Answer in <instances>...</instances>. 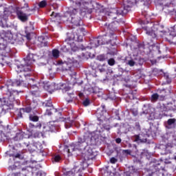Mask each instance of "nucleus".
<instances>
[{"label":"nucleus","instance_id":"1","mask_svg":"<svg viewBox=\"0 0 176 176\" xmlns=\"http://www.w3.org/2000/svg\"><path fill=\"white\" fill-rule=\"evenodd\" d=\"M117 24H118V21H113L109 25L108 23H105L104 25L108 32L104 36H100L98 38L94 39V41L91 42L92 47H98L100 45H108L111 41H113V39H115L113 32L116 31Z\"/></svg>","mask_w":176,"mask_h":176},{"label":"nucleus","instance_id":"2","mask_svg":"<svg viewBox=\"0 0 176 176\" xmlns=\"http://www.w3.org/2000/svg\"><path fill=\"white\" fill-rule=\"evenodd\" d=\"M123 1V9L122 8H116L113 10V12L109 14L110 19H116V16L112 17L115 13L117 15L119 14H127L130 9L134 6V5L137 4V0H122Z\"/></svg>","mask_w":176,"mask_h":176},{"label":"nucleus","instance_id":"3","mask_svg":"<svg viewBox=\"0 0 176 176\" xmlns=\"http://www.w3.org/2000/svg\"><path fill=\"white\" fill-rule=\"evenodd\" d=\"M70 2H73V3H76V8L72 7L69 8L68 13L70 14L71 21L72 24H74L76 27H79V25H82V20H80V19L75 18V16L78 14V10H80L82 0H70Z\"/></svg>","mask_w":176,"mask_h":176},{"label":"nucleus","instance_id":"4","mask_svg":"<svg viewBox=\"0 0 176 176\" xmlns=\"http://www.w3.org/2000/svg\"><path fill=\"white\" fill-rule=\"evenodd\" d=\"M35 62V56L34 54H29L26 59L25 60V65H17L15 67L16 72L19 74V72H31L32 69L31 68V65L34 64Z\"/></svg>","mask_w":176,"mask_h":176},{"label":"nucleus","instance_id":"5","mask_svg":"<svg viewBox=\"0 0 176 176\" xmlns=\"http://www.w3.org/2000/svg\"><path fill=\"white\" fill-rule=\"evenodd\" d=\"M68 41H69V43H67V45L65 46V50H64V52H68L69 49H71L72 52H76V50H78V47H76L75 43L71 41H77L78 42H82V41H83V36H79L78 34L75 36V34H72L70 38L66 40V42H68Z\"/></svg>","mask_w":176,"mask_h":176},{"label":"nucleus","instance_id":"6","mask_svg":"<svg viewBox=\"0 0 176 176\" xmlns=\"http://www.w3.org/2000/svg\"><path fill=\"white\" fill-rule=\"evenodd\" d=\"M0 37L1 38V40H0V50H6V49H8L6 43L13 39V34L10 31L3 30L0 33Z\"/></svg>","mask_w":176,"mask_h":176},{"label":"nucleus","instance_id":"7","mask_svg":"<svg viewBox=\"0 0 176 176\" xmlns=\"http://www.w3.org/2000/svg\"><path fill=\"white\" fill-rule=\"evenodd\" d=\"M23 83V80H16L14 82H9L5 87H2L1 89H6L7 91V96L8 97H12V95L14 93V91H12V87L13 86H21Z\"/></svg>","mask_w":176,"mask_h":176},{"label":"nucleus","instance_id":"8","mask_svg":"<svg viewBox=\"0 0 176 176\" xmlns=\"http://www.w3.org/2000/svg\"><path fill=\"white\" fill-rule=\"evenodd\" d=\"M85 170L83 165L82 164L79 165H75L74 168L71 171L66 173L67 176H82V171Z\"/></svg>","mask_w":176,"mask_h":176},{"label":"nucleus","instance_id":"9","mask_svg":"<svg viewBox=\"0 0 176 176\" xmlns=\"http://www.w3.org/2000/svg\"><path fill=\"white\" fill-rule=\"evenodd\" d=\"M43 148V146H42L41 142H35L33 144H30L29 146L28 150L30 152H35V151H38L39 152H42V149Z\"/></svg>","mask_w":176,"mask_h":176},{"label":"nucleus","instance_id":"10","mask_svg":"<svg viewBox=\"0 0 176 176\" xmlns=\"http://www.w3.org/2000/svg\"><path fill=\"white\" fill-rule=\"evenodd\" d=\"M159 27H160L159 25H155L152 28V30H151V29H149V26H146L145 28L146 34H147V35H150V36H152V38H156L157 33H156V30H153V28H156L157 31V28H159Z\"/></svg>","mask_w":176,"mask_h":176},{"label":"nucleus","instance_id":"11","mask_svg":"<svg viewBox=\"0 0 176 176\" xmlns=\"http://www.w3.org/2000/svg\"><path fill=\"white\" fill-rule=\"evenodd\" d=\"M97 155H98V153L97 152L96 148H87L86 156L88 157L89 160L95 159Z\"/></svg>","mask_w":176,"mask_h":176},{"label":"nucleus","instance_id":"12","mask_svg":"<svg viewBox=\"0 0 176 176\" xmlns=\"http://www.w3.org/2000/svg\"><path fill=\"white\" fill-rule=\"evenodd\" d=\"M155 108L148 106L147 111L145 112L144 113H148L149 117H148V120H153V119H157V116H156V113H155Z\"/></svg>","mask_w":176,"mask_h":176},{"label":"nucleus","instance_id":"13","mask_svg":"<svg viewBox=\"0 0 176 176\" xmlns=\"http://www.w3.org/2000/svg\"><path fill=\"white\" fill-rule=\"evenodd\" d=\"M32 82H34V79L30 80V82L28 83V87H30L31 89V94L32 96H36V94H38V91L39 90V88L36 85H32Z\"/></svg>","mask_w":176,"mask_h":176},{"label":"nucleus","instance_id":"14","mask_svg":"<svg viewBox=\"0 0 176 176\" xmlns=\"http://www.w3.org/2000/svg\"><path fill=\"white\" fill-rule=\"evenodd\" d=\"M63 64H66V65L68 66V68H72V67H78V65H79V63H78V60L74 59V58H68L67 60Z\"/></svg>","mask_w":176,"mask_h":176},{"label":"nucleus","instance_id":"15","mask_svg":"<svg viewBox=\"0 0 176 176\" xmlns=\"http://www.w3.org/2000/svg\"><path fill=\"white\" fill-rule=\"evenodd\" d=\"M133 141L134 142H137L138 144H140L141 142H146V137L144 138V135H134L132 137Z\"/></svg>","mask_w":176,"mask_h":176},{"label":"nucleus","instance_id":"16","mask_svg":"<svg viewBox=\"0 0 176 176\" xmlns=\"http://www.w3.org/2000/svg\"><path fill=\"white\" fill-rule=\"evenodd\" d=\"M44 89L47 90L49 93L52 94L54 90H56V83H47L44 85Z\"/></svg>","mask_w":176,"mask_h":176},{"label":"nucleus","instance_id":"17","mask_svg":"<svg viewBox=\"0 0 176 176\" xmlns=\"http://www.w3.org/2000/svg\"><path fill=\"white\" fill-rule=\"evenodd\" d=\"M32 111V108L31 107H27L25 108L20 109L18 111V118H23V113H30Z\"/></svg>","mask_w":176,"mask_h":176},{"label":"nucleus","instance_id":"18","mask_svg":"<svg viewBox=\"0 0 176 176\" xmlns=\"http://www.w3.org/2000/svg\"><path fill=\"white\" fill-rule=\"evenodd\" d=\"M16 14L21 21H27V20H28V16H27V14L23 12V11L20 10H17Z\"/></svg>","mask_w":176,"mask_h":176},{"label":"nucleus","instance_id":"19","mask_svg":"<svg viewBox=\"0 0 176 176\" xmlns=\"http://www.w3.org/2000/svg\"><path fill=\"white\" fill-rule=\"evenodd\" d=\"M54 123H56V122L51 121L47 124L46 127L49 129V131L55 132L58 131V126H56Z\"/></svg>","mask_w":176,"mask_h":176},{"label":"nucleus","instance_id":"20","mask_svg":"<svg viewBox=\"0 0 176 176\" xmlns=\"http://www.w3.org/2000/svg\"><path fill=\"white\" fill-rule=\"evenodd\" d=\"M25 133L24 132H19L16 134V136L14 138V141H21L24 138Z\"/></svg>","mask_w":176,"mask_h":176},{"label":"nucleus","instance_id":"21","mask_svg":"<svg viewBox=\"0 0 176 176\" xmlns=\"http://www.w3.org/2000/svg\"><path fill=\"white\" fill-rule=\"evenodd\" d=\"M104 114H107V111L103 110L102 111V114H100V111H98L96 112V116L98 118V120H99L100 122H102V120H104V119H105V116H104Z\"/></svg>","mask_w":176,"mask_h":176},{"label":"nucleus","instance_id":"22","mask_svg":"<svg viewBox=\"0 0 176 176\" xmlns=\"http://www.w3.org/2000/svg\"><path fill=\"white\" fill-rule=\"evenodd\" d=\"M85 138H78L77 146H80V149H85V146H83V144H85Z\"/></svg>","mask_w":176,"mask_h":176},{"label":"nucleus","instance_id":"23","mask_svg":"<svg viewBox=\"0 0 176 176\" xmlns=\"http://www.w3.org/2000/svg\"><path fill=\"white\" fill-rule=\"evenodd\" d=\"M44 39L45 38H43V36L38 37V42H41L40 46L41 47H43V46H47V43L45 41H44Z\"/></svg>","mask_w":176,"mask_h":176},{"label":"nucleus","instance_id":"24","mask_svg":"<svg viewBox=\"0 0 176 176\" xmlns=\"http://www.w3.org/2000/svg\"><path fill=\"white\" fill-rule=\"evenodd\" d=\"M52 57H54V58H58V57H60V51H58V50H52Z\"/></svg>","mask_w":176,"mask_h":176},{"label":"nucleus","instance_id":"25","mask_svg":"<svg viewBox=\"0 0 176 176\" xmlns=\"http://www.w3.org/2000/svg\"><path fill=\"white\" fill-rule=\"evenodd\" d=\"M175 119L171 118L168 120V128L170 129V126H174L175 123Z\"/></svg>","mask_w":176,"mask_h":176},{"label":"nucleus","instance_id":"26","mask_svg":"<svg viewBox=\"0 0 176 176\" xmlns=\"http://www.w3.org/2000/svg\"><path fill=\"white\" fill-rule=\"evenodd\" d=\"M30 119L32 122H38V120H39V118H38V116L32 115L30 116Z\"/></svg>","mask_w":176,"mask_h":176},{"label":"nucleus","instance_id":"27","mask_svg":"<svg viewBox=\"0 0 176 176\" xmlns=\"http://www.w3.org/2000/svg\"><path fill=\"white\" fill-rule=\"evenodd\" d=\"M71 149H74L72 146H69V148H65V152L67 153V156H71Z\"/></svg>","mask_w":176,"mask_h":176},{"label":"nucleus","instance_id":"28","mask_svg":"<svg viewBox=\"0 0 176 176\" xmlns=\"http://www.w3.org/2000/svg\"><path fill=\"white\" fill-rule=\"evenodd\" d=\"M82 105H84V107H89V105H90V100L89 98H86L82 102Z\"/></svg>","mask_w":176,"mask_h":176},{"label":"nucleus","instance_id":"29","mask_svg":"<svg viewBox=\"0 0 176 176\" xmlns=\"http://www.w3.org/2000/svg\"><path fill=\"white\" fill-rule=\"evenodd\" d=\"M159 98V95L157 94H154L151 96V101L155 102Z\"/></svg>","mask_w":176,"mask_h":176},{"label":"nucleus","instance_id":"30","mask_svg":"<svg viewBox=\"0 0 176 176\" xmlns=\"http://www.w3.org/2000/svg\"><path fill=\"white\" fill-rule=\"evenodd\" d=\"M29 127L30 128V129H36V128H39V129H41V127H42V125L41 124H39L38 125H34L32 123H30L29 124Z\"/></svg>","mask_w":176,"mask_h":176},{"label":"nucleus","instance_id":"31","mask_svg":"<svg viewBox=\"0 0 176 176\" xmlns=\"http://www.w3.org/2000/svg\"><path fill=\"white\" fill-rule=\"evenodd\" d=\"M46 5H47V3L46 2V1H42L38 3L39 8H45Z\"/></svg>","mask_w":176,"mask_h":176},{"label":"nucleus","instance_id":"32","mask_svg":"<svg viewBox=\"0 0 176 176\" xmlns=\"http://www.w3.org/2000/svg\"><path fill=\"white\" fill-rule=\"evenodd\" d=\"M108 64L109 65H115V59L114 58H110L108 60Z\"/></svg>","mask_w":176,"mask_h":176},{"label":"nucleus","instance_id":"33","mask_svg":"<svg viewBox=\"0 0 176 176\" xmlns=\"http://www.w3.org/2000/svg\"><path fill=\"white\" fill-rule=\"evenodd\" d=\"M164 78H165V79H166L167 83H171V79H170V78L168 77V74H164Z\"/></svg>","mask_w":176,"mask_h":176},{"label":"nucleus","instance_id":"34","mask_svg":"<svg viewBox=\"0 0 176 176\" xmlns=\"http://www.w3.org/2000/svg\"><path fill=\"white\" fill-rule=\"evenodd\" d=\"M98 60L99 61H105V56L104 55H100L98 56Z\"/></svg>","mask_w":176,"mask_h":176},{"label":"nucleus","instance_id":"35","mask_svg":"<svg viewBox=\"0 0 176 176\" xmlns=\"http://www.w3.org/2000/svg\"><path fill=\"white\" fill-rule=\"evenodd\" d=\"M135 64V62H134V60H131L128 61V65H130V67H134Z\"/></svg>","mask_w":176,"mask_h":176},{"label":"nucleus","instance_id":"36","mask_svg":"<svg viewBox=\"0 0 176 176\" xmlns=\"http://www.w3.org/2000/svg\"><path fill=\"white\" fill-rule=\"evenodd\" d=\"M54 159V162H60L61 160V157H60V155H55Z\"/></svg>","mask_w":176,"mask_h":176},{"label":"nucleus","instance_id":"37","mask_svg":"<svg viewBox=\"0 0 176 176\" xmlns=\"http://www.w3.org/2000/svg\"><path fill=\"white\" fill-rule=\"evenodd\" d=\"M116 162H118V160L115 157H111L110 159V162L112 163V164H115V163H116Z\"/></svg>","mask_w":176,"mask_h":176},{"label":"nucleus","instance_id":"38","mask_svg":"<svg viewBox=\"0 0 176 176\" xmlns=\"http://www.w3.org/2000/svg\"><path fill=\"white\" fill-rule=\"evenodd\" d=\"M25 32H26V38L27 39H28V41H30L31 39V33L27 32V30H25Z\"/></svg>","mask_w":176,"mask_h":176},{"label":"nucleus","instance_id":"39","mask_svg":"<svg viewBox=\"0 0 176 176\" xmlns=\"http://www.w3.org/2000/svg\"><path fill=\"white\" fill-rule=\"evenodd\" d=\"M170 35L171 36H173V38H175V36H176V32H174V31H171V32H170Z\"/></svg>","mask_w":176,"mask_h":176},{"label":"nucleus","instance_id":"40","mask_svg":"<svg viewBox=\"0 0 176 176\" xmlns=\"http://www.w3.org/2000/svg\"><path fill=\"white\" fill-rule=\"evenodd\" d=\"M53 104H52V100H49L46 104V107H52Z\"/></svg>","mask_w":176,"mask_h":176},{"label":"nucleus","instance_id":"41","mask_svg":"<svg viewBox=\"0 0 176 176\" xmlns=\"http://www.w3.org/2000/svg\"><path fill=\"white\" fill-rule=\"evenodd\" d=\"M116 142L117 144H120V142H122V139H120V138L116 139Z\"/></svg>","mask_w":176,"mask_h":176},{"label":"nucleus","instance_id":"42","mask_svg":"<svg viewBox=\"0 0 176 176\" xmlns=\"http://www.w3.org/2000/svg\"><path fill=\"white\" fill-rule=\"evenodd\" d=\"M46 114L50 116L52 115V111H50V110L47 109Z\"/></svg>","mask_w":176,"mask_h":176},{"label":"nucleus","instance_id":"43","mask_svg":"<svg viewBox=\"0 0 176 176\" xmlns=\"http://www.w3.org/2000/svg\"><path fill=\"white\" fill-rule=\"evenodd\" d=\"M133 116H137V115H138V111H137V110H135V111H133Z\"/></svg>","mask_w":176,"mask_h":176},{"label":"nucleus","instance_id":"44","mask_svg":"<svg viewBox=\"0 0 176 176\" xmlns=\"http://www.w3.org/2000/svg\"><path fill=\"white\" fill-rule=\"evenodd\" d=\"M167 146H169L170 148H173L174 146V144H172L171 143H168L167 144Z\"/></svg>","mask_w":176,"mask_h":176},{"label":"nucleus","instance_id":"45","mask_svg":"<svg viewBox=\"0 0 176 176\" xmlns=\"http://www.w3.org/2000/svg\"><path fill=\"white\" fill-rule=\"evenodd\" d=\"M65 129H69V127H71V125H68V124H65Z\"/></svg>","mask_w":176,"mask_h":176},{"label":"nucleus","instance_id":"46","mask_svg":"<svg viewBox=\"0 0 176 176\" xmlns=\"http://www.w3.org/2000/svg\"><path fill=\"white\" fill-rule=\"evenodd\" d=\"M155 1H157V2H164V1L166 0H155Z\"/></svg>","mask_w":176,"mask_h":176},{"label":"nucleus","instance_id":"47","mask_svg":"<svg viewBox=\"0 0 176 176\" xmlns=\"http://www.w3.org/2000/svg\"><path fill=\"white\" fill-rule=\"evenodd\" d=\"M78 96H79V97H83V94L80 93Z\"/></svg>","mask_w":176,"mask_h":176},{"label":"nucleus","instance_id":"48","mask_svg":"<svg viewBox=\"0 0 176 176\" xmlns=\"http://www.w3.org/2000/svg\"><path fill=\"white\" fill-rule=\"evenodd\" d=\"M28 75H31V74H24V76H25V78H27V76H28Z\"/></svg>","mask_w":176,"mask_h":176},{"label":"nucleus","instance_id":"49","mask_svg":"<svg viewBox=\"0 0 176 176\" xmlns=\"http://www.w3.org/2000/svg\"><path fill=\"white\" fill-rule=\"evenodd\" d=\"M160 112H163V111H166V109H160Z\"/></svg>","mask_w":176,"mask_h":176},{"label":"nucleus","instance_id":"50","mask_svg":"<svg viewBox=\"0 0 176 176\" xmlns=\"http://www.w3.org/2000/svg\"><path fill=\"white\" fill-rule=\"evenodd\" d=\"M52 16H56V13L52 12Z\"/></svg>","mask_w":176,"mask_h":176},{"label":"nucleus","instance_id":"51","mask_svg":"<svg viewBox=\"0 0 176 176\" xmlns=\"http://www.w3.org/2000/svg\"><path fill=\"white\" fill-rule=\"evenodd\" d=\"M160 32H163V34H166V31H164V30L160 31Z\"/></svg>","mask_w":176,"mask_h":176},{"label":"nucleus","instance_id":"52","mask_svg":"<svg viewBox=\"0 0 176 176\" xmlns=\"http://www.w3.org/2000/svg\"><path fill=\"white\" fill-rule=\"evenodd\" d=\"M71 88H65V91H67V90H69Z\"/></svg>","mask_w":176,"mask_h":176},{"label":"nucleus","instance_id":"53","mask_svg":"<svg viewBox=\"0 0 176 176\" xmlns=\"http://www.w3.org/2000/svg\"><path fill=\"white\" fill-rule=\"evenodd\" d=\"M104 70L103 69H100V72H102Z\"/></svg>","mask_w":176,"mask_h":176},{"label":"nucleus","instance_id":"54","mask_svg":"<svg viewBox=\"0 0 176 176\" xmlns=\"http://www.w3.org/2000/svg\"><path fill=\"white\" fill-rule=\"evenodd\" d=\"M104 108H105V106H102V109H104Z\"/></svg>","mask_w":176,"mask_h":176},{"label":"nucleus","instance_id":"55","mask_svg":"<svg viewBox=\"0 0 176 176\" xmlns=\"http://www.w3.org/2000/svg\"><path fill=\"white\" fill-rule=\"evenodd\" d=\"M26 8H28V4H26Z\"/></svg>","mask_w":176,"mask_h":176},{"label":"nucleus","instance_id":"56","mask_svg":"<svg viewBox=\"0 0 176 176\" xmlns=\"http://www.w3.org/2000/svg\"><path fill=\"white\" fill-rule=\"evenodd\" d=\"M153 134H155V132H153Z\"/></svg>","mask_w":176,"mask_h":176},{"label":"nucleus","instance_id":"57","mask_svg":"<svg viewBox=\"0 0 176 176\" xmlns=\"http://www.w3.org/2000/svg\"><path fill=\"white\" fill-rule=\"evenodd\" d=\"M175 140H176V136H175Z\"/></svg>","mask_w":176,"mask_h":176},{"label":"nucleus","instance_id":"58","mask_svg":"<svg viewBox=\"0 0 176 176\" xmlns=\"http://www.w3.org/2000/svg\"><path fill=\"white\" fill-rule=\"evenodd\" d=\"M175 159L176 160V157H175Z\"/></svg>","mask_w":176,"mask_h":176},{"label":"nucleus","instance_id":"59","mask_svg":"<svg viewBox=\"0 0 176 176\" xmlns=\"http://www.w3.org/2000/svg\"><path fill=\"white\" fill-rule=\"evenodd\" d=\"M59 64H61V63H59Z\"/></svg>","mask_w":176,"mask_h":176}]
</instances>
